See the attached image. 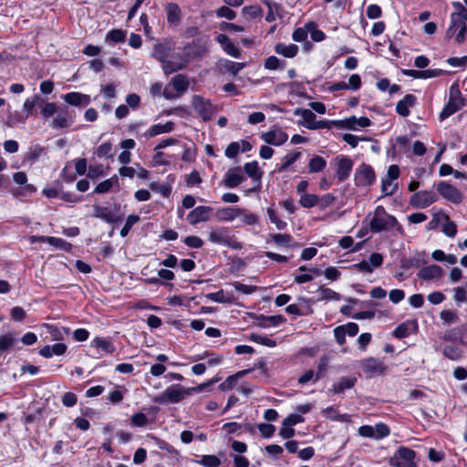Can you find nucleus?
Here are the masks:
<instances>
[{"label": "nucleus", "mask_w": 467, "mask_h": 467, "mask_svg": "<svg viewBox=\"0 0 467 467\" xmlns=\"http://www.w3.org/2000/svg\"><path fill=\"white\" fill-rule=\"evenodd\" d=\"M396 229L398 233L403 234L404 230L395 216L387 213L382 205L375 208L371 219L369 221V230L378 234L381 232H389Z\"/></svg>", "instance_id": "f257e3e1"}, {"label": "nucleus", "mask_w": 467, "mask_h": 467, "mask_svg": "<svg viewBox=\"0 0 467 467\" xmlns=\"http://www.w3.org/2000/svg\"><path fill=\"white\" fill-rule=\"evenodd\" d=\"M192 105L194 111L204 122L211 120L217 112V107L214 106L211 100L200 95H194L192 97Z\"/></svg>", "instance_id": "f03ea898"}, {"label": "nucleus", "mask_w": 467, "mask_h": 467, "mask_svg": "<svg viewBox=\"0 0 467 467\" xmlns=\"http://www.w3.org/2000/svg\"><path fill=\"white\" fill-rule=\"evenodd\" d=\"M416 453L413 450L407 447H400L392 457L389 458V463L395 467H417L414 462Z\"/></svg>", "instance_id": "7ed1b4c3"}, {"label": "nucleus", "mask_w": 467, "mask_h": 467, "mask_svg": "<svg viewBox=\"0 0 467 467\" xmlns=\"http://www.w3.org/2000/svg\"><path fill=\"white\" fill-rule=\"evenodd\" d=\"M189 394L181 385L168 387L161 395L154 398V401L160 404L171 402L178 403Z\"/></svg>", "instance_id": "20e7f679"}, {"label": "nucleus", "mask_w": 467, "mask_h": 467, "mask_svg": "<svg viewBox=\"0 0 467 467\" xmlns=\"http://www.w3.org/2000/svg\"><path fill=\"white\" fill-rule=\"evenodd\" d=\"M463 105L464 103L461 91L458 88L454 90V87L452 86L451 88V96L449 101L440 113V119L444 120L445 119L449 118L460 110Z\"/></svg>", "instance_id": "39448f33"}, {"label": "nucleus", "mask_w": 467, "mask_h": 467, "mask_svg": "<svg viewBox=\"0 0 467 467\" xmlns=\"http://www.w3.org/2000/svg\"><path fill=\"white\" fill-rule=\"evenodd\" d=\"M438 196L432 191H420L413 193L410 199V204L414 208L424 209L434 203Z\"/></svg>", "instance_id": "423d86ee"}, {"label": "nucleus", "mask_w": 467, "mask_h": 467, "mask_svg": "<svg viewBox=\"0 0 467 467\" xmlns=\"http://www.w3.org/2000/svg\"><path fill=\"white\" fill-rule=\"evenodd\" d=\"M437 192L442 198L458 204L462 202V193L451 184L446 182H440L437 186Z\"/></svg>", "instance_id": "0eeeda50"}, {"label": "nucleus", "mask_w": 467, "mask_h": 467, "mask_svg": "<svg viewBox=\"0 0 467 467\" xmlns=\"http://www.w3.org/2000/svg\"><path fill=\"white\" fill-rule=\"evenodd\" d=\"M336 161V178L338 182L346 181L351 173L353 161L349 157L339 156L335 159Z\"/></svg>", "instance_id": "6e6552de"}, {"label": "nucleus", "mask_w": 467, "mask_h": 467, "mask_svg": "<svg viewBox=\"0 0 467 467\" xmlns=\"http://www.w3.org/2000/svg\"><path fill=\"white\" fill-rule=\"evenodd\" d=\"M213 208L210 206H197L192 210L187 215V221L192 225L199 223L208 222L212 218Z\"/></svg>", "instance_id": "1a4fd4ad"}, {"label": "nucleus", "mask_w": 467, "mask_h": 467, "mask_svg": "<svg viewBox=\"0 0 467 467\" xmlns=\"http://www.w3.org/2000/svg\"><path fill=\"white\" fill-rule=\"evenodd\" d=\"M355 179L358 185L368 186L375 182L376 176L373 168L368 164H361L356 171Z\"/></svg>", "instance_id": "9d476101"}, {"label": "nucleus", "mask_w": 467, "mask_h": 467, "mask_svg": "<svg viewBox=\"0 0 467 467\" xmlns=\"http://www.w3.org/2000/svg\"><path fill=\"white\" fill-rule=\"evenodd\" d=\"M337 123L338 129H348L353 130H357L358 128H367L371 125V121L368 118H357L355 116L337 120Z\"/></svg>", "instance_id": "9b49d317"}, {"label": "nucleus", "mask_w": 467, "mask_h": 467, "mask_svg": "<svg viewBox=\"0 0 467 467\" xmlns=\"http://www.w3.org/2000/svg\"><path fill=\"white\" fill-rule=\"evenodd\" d=\"M94 216L102 219L108 223H116L122 220L123 213H117L112 212L109 207L94 205Z\"/></svg>", "instance_id": "f8f14e48"}, {"label": "nucleus", "mask_w": 467, "mask_h": 467, "mask_svg": "<svg viewBox=\"0 0 467 467\" xmlns=\"http://www.w3.org/2000/svg\"><path fill=\"white\" fill-rule=\"evenodd\" d=\"M362 368L364 373L373 376V375H380L385 369L386 366L384 362L376 358H368L362 360L361 362Z\"/></svg>", "instance_id": "ddd939ff"}, {"label": "nucleus", "mask_w": 467, "mask_h": 467, "mask_svg": "<svg viewBox=\"0 0 467 467\" xmlns=\"http://www.w3.org/2000/svg\"><path fill=\"white\" fill-rule=\"evenodd\" d=\"M244 179L245 177L242 173L240 167H235L229 169L226 171L223 180V184L226 188L233 189L240 185L244 181Z\"/></svg>", "instance_id": "4468645a"}, {"label": "nucleus", "mask_w": 467, "mask_h": 467, "mask_svg": "<svg viewBox=\"0 0 467 467\" xmlns=\"http://www.w3.org/2000/svg\"><path fill=\"white\" fill-rule=\"evenodd\" d=\"M261 138L268 144L280 146L287 140L288 134L281 129H275L274 130L263 133Z\"/></svg>", "instance_id": "2eb2a0df"}, {"label": "nucleus", "mask_w": 467, "mask_h": 467, "mask_svg": "<svg viewBox=\"0 0 467 467\" xmlns=\"http://www.w3.org/2000/svg\"><path fill=\"white\" fill-rule=\"evenodd\" d=\"M296 116H300L302 119L297 121L299 126L305 127L308 130H312L315 119H317L316 114L307 109L296 108L294 110Z\"/></svg>", "instance_id": "dca6fc26"}, {"label": "nucleus", "mask_w": 467, "mask_h": 467, "mask_svg": "<svg viewBox=\"0 0 467 467\" xmlns=\"http://www.w3.org/2000/svg\"><path fill=\"white\" fill-rule=\"evenodd\" d=\"M165 12L167 14V22L170 26H178L182 20V11L178 4L176 3H168L164 6Z\"/></svg>", "instance_id": "f3484780"}, {"label": "nucleus", "mask_w": 467, "mask_h": 467, "mask_svg": "<svg viewBox=\"0 0 467 467\" xmlns=\"http://www.w3.org/2000/svg\"><path fill=\"white\" fill-rule=\"evenodd\" d=\"M418 323L416 320L406 321L400 324L393 331L392 335L399 339L407 337L412 332L417 331Z\"/></svg>", "instance_id": "a211bd4d"}, {"label": "nucleus", "mask_w": 467, "mask_h": 467, "mask_svg": "<svg viewBox=\"0 0 467 467\" xmlns=\"http://www.w3.org/2000/svg\"><path fill=\"white\" fill-rule=\"evenodd\" d=\"M417 102V98L412 94H407L396 105V111L401 117H408L410 113V108Z\"/></svg>", "instance_id": "6ab92c4d"}, {"label": "nucleus", "mask_w": 467, "mask_h": 467, "mask_svg": "<svg viewBox=\"0 0 467 467\" xmlns=\"http://www.w3.org/2000/svg\"><path fill=\"white\" fill-rule=\"evenodd\" d=\"M443 275V269L438 265H431L429 266L422 267L418 276L423 280L439 279Z\"/></svg>", "instance_id": "aec40b11"}, {"label": "nucleus", "mask_w": 467, "mask_h": 467, "mask_svg": "<svg viewBox=\"0 0 467 467\" xmlns=\"http://www.w3.org/2000/svg\"><path fill=\"white\" fill-rule=\"evenodd\" d=\"M229 234L228 228L217 227L209 232L208 240L214 244L224 245Z\"/></svg>", "instance_id": "412c9836"}, {"label": "nucleus", "mask_w": 467, "mask_h": 467, "mask_svg": "<svg viewBox=\"0 0 467 467\" xmlns=\"http://www.w3.org/2000/svg\"><path fill=\"white\" fill-rule=\"evenodd\" d=\"M73 123V117L67 109L58 112L57 117L52 120L50 127L59 130L69 127Z\"/></svg>", "instance_id": "4be33fe9"}, {"label": "nucleus", "mask_w": 467, "mask_h": 467, "mask_svg": "<svg viewBox=\"0 0 467 467\" xmlns=\"http://www.w3.org/2000/svg\"><path fill=\"white\" fill-rule=\"evenodd\" d=\"M357 383L355 377H342L332 385L331 391L335 394L343 393L346 389H352Z\"/></svg>", "instance_id": "5701e85b"}, {"label": "nucleus", "mask_w": 467, "mask_h": 467, "mask_svg": "<svg viewBox=\"0 0 467 467\" xmlns=\"http://www.w3.org/2000/svg\"><path fill=\"white\" fill-rule=\"evenodd\" d=\"M64 100L72 106H87L90 102L88 95L78 92H69L63 97Z\"/></svg>", "instance_id": "b1692460"}, {"label": "nucleus", "mask_w": 467, "mask_h": 467, "mask_svg": "<svg viewBox=\"0 0 467 467\" xmlns=\"http://www.w3.org/2000/svg\"><path fill=\"white\" fill-rule=\"evenodd\" d=\"M216 214L221 221H233L243 214V209L238 207L221 208Z\"/></svg>", "instance_id": "393cba45"}, {"label": "nucleus", "mask_w": 467, "mask_h": 467, "mask_svg": "<svg viewBox=\"0 0 467 467\" xmlns=\"http://www.w3.org/2000/svg\"><path fill=\"white\" fill-rule=\"evenodd\" d=\"M174 126L175 124L172 121H168L165 124L153 125L148 130L145 136L152 138L159 134L171 132L174 130Z\"/></svg>", "instance_id": "a878e982"}, {"label": "nucleus", "mask_w": 467, "mask_h": 467, "mask_svg": "<svg viewBox=\"0 0 467 467\" xmlns=\"http://www.w3.org/2000/svg\"><path fill=\"white\" fill-rule=\"evenodd\" d=\"M250 371L251 369H244L238 371L237 373L232 376H229L223 383L220 384L219 389L222 391H227L232 389L237 384L238 379L244 377V375L248 374Z\"/></svg>", "instance_id": "bb28decb"}, {"label": "nucleus", "mask_w": 467, "mask_h": 467, "mask_svg": "<svg viewBox=\"0 0 467 467\" xmlns=\"http://www.w3.org/2000/svg\"><path fill=\"white\" fill-rule=\"evenodd\" d=\"M457 19H459L462 22V29L458 32V34L455 36V42L457 44H462L465 40V36L467 33V9L464 8L461 13H453Z\"/></svg>", "instance_id": "cd10ccee"}, {"label": "nucleus", "mask_w": 467, "mask_h": 467, "mask_svg": "<svg viewBox=\"0 0 467 467\" xmlns=\"http://www.w3.org/2000/svg\"><path fill=\"white\" fill-rule=\"evenodd\" d=\"M113 187H116V188L119 187V178L116 175L99 182L96 186L94 192L99 193V194L107 193V192H110Z\"/></svg>", "instance_id": "c85d7f7f"}, {"label": "nucleus", "mask_w": 467, "mask_h": 467, "mask_svg": "<svg viewBox=\"0 0 467 467\" xmlns=\"http://www.w3.org/2000/svg\"><path fill=\"white\" fill-rule=\"evenodd\" d=\"M275 51L281 56L285 57L292 58L296 56L298 53V47L295 44H290L288 46L283 43H277L275 46Z\"/></svg>", "instance_id": "c756f323"}, {"label": "nucleus", "mask_w": 467, "mask_h": 467, "mask_svg": "<svg viewBox=\"0 0 467 467\" xmlns=\"http://www.w3.org/2000/svg\"><path fill=\"white\" fill-rule=\"evenodd\" d=\"M271 239L277 244L285 247H299L298 244H292L293 238L288 234H273Z\"/></svg>", "instance_id": "7c9ffc66"}, {"label": "nucleus", "mask_w": 467, "mask_h": 467, "mask_svg": "<svg viewBox=\"0 0 467 467\" xmlns=\"http://www.w3.org/2000/svg\"><path fill=\"white\" fill-rule=\"evenodd\" d=\"M327 166L326 160L318 155L310 159L308 162V171L310 173H317L322 171Z\"/></svg>", "instance_id": "2f4dec72"}, {"label": "nucleus", "mask_w": 467, "mask_h": 467, "mask_svg": "<svg viewBox=\"0 0 467 467\" xmlns=\"http://www.w3.org/2000/svg\"><path fill=\"white\" fill-rule=\"evenodd\" d=\"M91 346L100 348L109 354H112L115 351V347L112 342L102 337H95L91 342Z\"/></svg>", "instance_id": "473e14b6"}, {"label": "nucleus", "mask_w": 467, "mask_h": 467, "mask_svg": "<svg viewBox=\"0 0 467 467\" xmlns=\"http://www.w3.org/2000/svg\"><path fill=\"white\" fill-rule=\"evenodd\" d=\"M301 156L300 151H294L286 154L283 158L282 164L277 168L278 172L285 171L293 163H295Z\"/></svg>", "instance_id": "72a5a7b5"}, {"label": "nucleus", "mask_w": 467, "mask_h": 467, "mask_svg": "<svg viewBox=\"0 0 467 467\" xmlns=\"http://www.w3.org/2000/svg\"><path fill=\"white\" fill-rule=\"evenodd\" d=\"M171 83L174 89L180 93L185 92L189 88V80L187 77L182 74L176 75L172 78Z\"/></svg>", "instance_id": "f704fd0d"}, {"label": "nucleus", "mask_w": 467, "mask_h": 467, "mask_svg": "<svg viewBox=\"0 0 467 467\" xmlns=\"http://www.w3.org/2000/svg\"><path fill=\"white\" fill-rule=\"evenodd\" d=\"M306 28L311 34V38L315 42H320L325 39V34L323 31L317 29V26L315 22L310 21L306 24Z\"/></svg>", "instance_id": "c9c22d12"}, {"label": "nucleus", "mask_w": 467, "mask_h": 467, "mask_svg": "<svg viewBox=\"0 0 467 467\" xmlns=\"http://www.w3.org/2000/svg\"><path fill=\"white\" fill-rule=\"evenodd\" d=\"M223 67L224 70L233 76H236L244 67V63H239V62H234L231 60H224L222 63Z\"/></svg>", "instance_id": "e433bc0d"}, {"label": "nucleus", "mask_w": 467, "mask_h": 467, "mask_svg": "<svg viewBox=\"0 0 467 467\" xmlns=\"http://www.w3.org/2000/svg\"><path fill=\"white\" fill-rule=\"evenodd\" d=\"M461 29H462V22L459 19H457V16L453 13H451V24L445 33V37L447 39H451V37L454 36L457 30L460 31Z\"/></svg>", "instance_id": "4c0bfd02"}, {"label": "nucleus", "mask_w": 467, "mask_h": 467, "mask_svg": "<svg viewBox=\"0 0 467 467\" xmlns=\"http://www.w3.org/2000/svg\"><path fill=\"white\" fill-rule=\"evenodd\" d=\"M244 171L247 175L253 180L260 181L262 177V172L259 171L258 164L256 161L247 162L244 164Z\"/></svg>", "instance_id": "58836bf2"}, {"label": "nucleus", "mask_w": 467, "mask_h": 467, "mask_svg": "<svg viewBox=\"0 0 467 467\" xmlns=\"http://www.w3.org/2000/svg\"><path fill=\"white\" fill-rule=\"evenodd\" d=\"M193 462L204 467H218L221 464L220 459L215 455H203L200 460Z\"/></svg>", "instance_id": "ea45409f"}, {"label": "nucleus", "mask_w": 467, "mask_h": 467, "mask_svg": "<svg viewBox=\"0 0 467 467\" xmlns=\"http://www.w3.org/2000/svg\"><path fill=\"white\" fill-rule=\"evenodd\" d=\"M317 293L320 295V299L321 300H335V301H338L340 299V295L337 293V292H335L334 290L330 289V288H327V287H325V286H320L318 289H317Z\"/></svg>", "instance_id": "a19ab883"}, {"label": "nucleus", "mask_w": 467, "mask_h": 467, "mask_svg": "<svg viewBox=\"0 0 467 467\" xmlns=\"http://www.w3.org/2000/svg\"><path fill=\"white\" fill-rule=\"evenodd\" d=\"M16 338L11 334H5L0 336V353L10 349L15 343Z\"/></svg>", "instance_id": "79ce46f5"}, {"label": "nucleus", "mask_w": 467, "mask_h": 467, "mask_svg": "<svg viewBox=\"0 0 467 467\" xmlns=\"http://www.w3.org/2000/svg\"><path fill=\"white\" fill-rule=\"evenodd\" d=\"M317 206L320 210H325L337 201V197L332 193H326L322 196H317Z\"/></svg>", "instance_id": "37998d69"}, {"label": "nucleus", "mask_w": 467, "mask_h": 467, "mask_svg": "<svg viewBox=\"0 0 467 467\" xmlns=\"http://www.w3.org/2000/svg\"><path fill=\"white\" fill-rule=\"evenodd\" d=\"M317 195L316 194H308L305 193L302 194L299 200V203L304 208H312L316 205H317Z\"/></svg>", "instance_id": "c03bdc74"}, {"label": "nucleus", "mask_w": 467, "mask_h": 467, "mask_svg": "<svg viewBox=\"0 0 467 467\" xmlns=\"http://www.w3.org/2000/svg\"><path fill=\"white\" fill-rule=\"evenodd\" d=\"M267 215L271 223H275L278 230H284L286 227L287 223L278 218L277 213L274 208H267Z\"/></svg>", "instance_id": "a18cd8bd"}, {"label": "nucleus", "mask_w": 467, "mask_h": 467, "mask_svg": "<svg viewBox=\"0 0 467 467\" xmlns=\"http://www.w3.org/2000/svg\"><path fill=\"white\" fill-rule=\"evenodd\" d=\"M140 221V216L137 214H130L127 217L126 223L120 230L121 237H125L130 233L132 226Z\"/></svg>", "instance_id": "49530a36"}, {"label": "nucleus", "mask_w": 467, "mask_h": 467, "mask_svg": "<svg viewBox=\"0 0 467 467\" xmlns=\"http://www.w3.org/2000/svg\"><path fill=\"white\" fill-rule=\"evenodd\" d=\"M285 61H281L278 57L271 56L265 60V67L269 70H275L285 67Z\"/></svg>", "instance_id": "de8ad7c7"}, {"label": "nucleus", "mask_w": 467, "mask_h": 467, "mask_svg": "<svg viewBox=\"0 0 467 467\" xmlns=\"http://www.w3.org/2000/svg\"><path fill=\"white\" fill-rule=\"evenodd\" d=\"M49 244L55 246L65 252H69L72 248V244L67 243L62 238L50 236Z\"/></svg>", "instance_id": "09e8293b"}, {"label": "nucleus", "mask_w": 467, "mask_h": 467, "mask_svg": "<svg viewBox=\"0 0 467 467\" xmlns=\"http://www.w3.org/2000/svg\"><path fill=\"white\" fill-rule=\"evenodd\" d=\"M125 38L126 32L121 29H112L106 36V40H109L114 43L123 42Z\"/></svg>", "instance_id": "8fccbe9b"}, {"label": "nucleus", "mask_w": 467, "mask_h": 467, "mask_svg": "<svg viewBox=\"0 0 467 467\" xmlns=\"http://www.w3.org/2000/svg\"><path fill=\"white\" fill-rule=\"evenodd\" d=\"M440 317L444 324H448V325L454 324L459 319L457 313L455 311H452L450 309L442 310L440 313Z\"/></svg>", "instance_id": "3c124183"}, {"label": "nucleus", "mask_w": 467, "mask_h": 467, "mask_svg": "<svg viewBox=\"0 0 467 467\" xmlns=\"http://www.w3.org/2000/svg\"><path fill=\"white\" fill-rule=\"evenodd\" d=\"M187 63H188V60H184L183 62L179 63V64L172 62V61H168L163 66V71L167 75L174 73L178 70L184 68L186 67Z\"/></svg>", "instance_id": "603ef678"}, {"label": "nucleus", "mask_w": 467, "mask_h": 467, "mask_svg": "<svg viewBox=\"0 0 467 467\" xmlns=\"http://www.w3.org/2000/svg\"><path fill=\"white\" fill-rule=\"evenodd\" d=\"M398 188V184L395 183L392 185V181H390L388 178H383L381 182V192L386 196H390L395 193L396 190Z\"/></svg>", "instance_id": "864d4df0"}, {"label": "nucleus", "mask_w": 467, "mask_h": 467, "mask_svg": "<svg viewBox=\"0 0 467 467\" xmlns=\"http://www.w3.org/2000/svg\"><path fill=\"white\" fill-rule=\"evenodd\" d=\"M373 428L376 440H380L389 435V428L385 423H377Z\"/></svg>", "instance_id": "5fc2aeb1"}, {"label": "nucleus", "mask_w": 467, "mask_h": 467, "mask_svg": "<svg viewBox=\"0 0 467 467\" xmlns=\"http://www.w3.org/2000/svg\"><path fill=\"white\" fill-rule=\"evenodd\" d=\"M446 223L443 224L442 232L449 237H454L457 234V225L445 215Z\"/></svg>", "instance_id": "6e6d98bb"}, {"label": "nucleus", "mask_w": 467, "mask_h": 467, "mask_svg": "<svg viewBox=\"0 0 467 467\" xmlns=\"http://www.w3.org/2000/svg\"><path fill=\"white\" fill-rule=\"evenodd\" d=\"M104 175L105 173L101 164L90 165L88 169V177L91 180H97Z\"/></svg>", "instance_id": "4d7b16f0"}, {"label": "nucleus", "mask_w": 467, "mask_h": 467, "mask_svg": "<svg viewBox=\"0 0 467 467\" xmlns=\"http://www.w3.org/2000/svg\"><path fill=\"white\" fill-rule=\"evenodd\" d=\"M218 17H224L228 20H234L236 17V13L226 5H223L216 10Z\"/></svg>", "instance_id": "13d9d810"}, {"label": "nucleus", "mask_w": 467, "mask_h": 467, "mask_svg": "<svg viewBox=\"0 0 467 467\" xmlns=\"http://www.w3.org/2000/svg\"><path fill=\"white\" fill-rule=\"evenodd\" d=\"M112 144L110 142H105L99 146L97 149V155L99 157H104L107 159L112 158Z\"/></svg>", "instance_id": "bf43d9fd"}, {"label": "nucleus", "mask_w": 467, "mask_h": 467, "mask_svg": "<svg viewBox=\"0 0 467 467\" xmlns=\"http://www.w3.org/2000/svg\"><path fill=\"white\" fill-rule=\"evenodd\" d=\"M264 326H278L284 322H285V318L281 315L270 316V317H263Z\"/></svg>", "instance_id": "052dcab7"}, {"label": "nucleus", "mask_w": 467, "mask_h": 467, "mask_svg": "<svg viewBox=\"0 0 467 467\" xmlns=\"http://www.w3.org/2000/svg\"><path fill=\"white\" fill-rule=\"evenodd\" d=\"M183 243L185 245L191 248H201L203 245V241L202 238L196 235H190L183 239Z\"/></svg>", "instance_id": "680f3d73"}, {"label": "nucleus", "mask_w": 467, "mask_h": 467, "mask_svg": "<svg viewBox=\"0 0 467 467\" xmlns=\"http://www.w3.org/2000/svg\"><path fill=\"white\" fill-rule=\"evenodd\" d=\"M131 424L136 427H144L148 424V418L142 412L135 413L130 418Z\"/></svg>", "instance_id": "e2e57ef3"}, {"label": "nucleus", "mask_w": 467, "mask_h": 467, "mask_svg": "<svg viewBox=\"0 0 467 467\" xmlns=\"http://www.w3.org/2000/svg\"><path fill=\"white\" fill-rule=\"evenodd\" d=\"M44 152V148L40 145H35L29 149L26 159L31 161H36Z\"/></svg>", "instance_id": "0e129e2a"}, {"label": "nucleus", "mask_w": 467, "mask_h": 467, "mask_svg": "<svg viewBox=\"0 0 467 467\" xmlns=\"http://www.w3.org/2000/svg\"><path fill=\"white\" fill-rule=\"evenodd\" d=\"M258 430L264 438H270L275 431V427L272 424L261 423L258 425Z\"/></svg>", "instance_id": "69168bd1"}, {"label": "nucleus", "mask_w": 467, "mask_h": 467, "mask_svg": "<svg viewBox=\"0 0 467 467\" xmlns=\"http://www.w3.org/2000/svg\"><path fill=\"white\" fill-rule=\"evenodd\" d=\"M368 262L372 271H374L375 268H378L382 265L383 256L379 253H373L370 254Z\"/></svg>", "instance_id": "338daca9"}, {"label": "nucleus", "mask_w": 467, "mask_h": 467, "mask_svg": "<svg viewBox=\"0 0 467 467\" xmlns=\"http://www.w3.org/2000/svg\"><path fill=\"white\" fill-rule=\"evenodd\" d=\"M223 48L228 55L233 57L238 58L241 57V49L232 41H229Z\"/></svg>", "instance_id": "774afa93"}]
</instances>
